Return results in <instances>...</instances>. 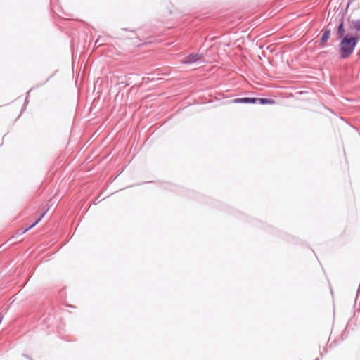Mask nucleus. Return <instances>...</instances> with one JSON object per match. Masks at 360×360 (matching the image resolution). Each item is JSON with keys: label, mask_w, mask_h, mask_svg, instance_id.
Segmentation results:
<instances>
[{"label": "nucleus", "mask_w": 360, "mask_h": 360, "mask_svg": "<svg viewBox=\"0 0 360 360\" xmlns=\"http://www.w3.org/2000/svg\"><path fill=\"white\" fill-rule=\"evenodd\" d=\"M360 39L359 37L345 35L339 44L340 53L342 58H347L354 51Z\"/></svg>", "instance_id": "1"}, {"label": "nucleus", "mask_w": 360, "mask_h": 360, "mask_svg": "<svg viewBox=\"0 0 360 360\" xmlns=\"http://www.w3.org/2000/svg\"><path fill=\"white\" fill-rule=\"evenodd\" d=\"M200 58L201 57L198 54H191L185 58L183 63L185 64H191L198 61Z\"/></svg>", "instance_id": "2"}, {"label": "nucleus", "mask_w": 360, "mask_h": 360, "mask_svg": "<svg viewBox=\"0 0 360 360\" xmlns=\"http://www.w3.org/2000/svg\"><path fill=\"white\" fill-rule=\"evenodd\" d=\"M234 102L235 103H256L257 99H255V98L244 97V98H236L234 100Z\"/></svg>", "instance_id": "3"}, {"label": "nucleus", "mask_w": 360, "mask_h": 360, "mask_svg": "<svg viewBox=\"0 0 360 360\" xmlns=\"http://www.w3.org/2000/svg\"><path fill=\"white\" fill-rule=\"evenodd\" d=\"M345 29H344V20L343 18H341L340 22L338 25V30H337V34L339 38H343L345 35Z\"/></svg>", "instance_id": "4"}, {"label": "nucleus", "mask_w": 360, "mask_h": 360, "mask_svg": "<svg viewBox=\"0 0 360 360\" xmlns=\"http://www.w3.org/2000/svg\"><path fill=\"white\" fill-rule=\"evenodd\" d=\"M330 30L328 29L325 30L322 34V37L321 38V44L322 45H325L326 43L327 42V41L328 40V39L330 38Z\"/></svg>", "instance_id": "5"}, {"label": "nucleus", "mask_w": 360, "mask_h": 360, "mask_svg": "<svg viewBox=\"0 0 360 360\" xmlns=\"http://www.w3.org/2000/svg\"><path fill=\"white\" fill-rule=\"evenodd\" d=\"M257 99V103L260 104H272L274 103V101L272 99L268 98H255Z\"/></svg>", "instance_id": "6"}, {"label": "nucleus", "mask_w": 360, "mask_h": 360, "mask_svg": "<svg viewBox=\"0 0 360 360\" xmlns=\"http://www.w3.org/2000/svg\"><path fill=\"white\" fill-rule=\"evenodd\" d=\"M46 212H44L41 214V215L40 216L39 218H38V219H37V221L33 223L32 225H30L29 227H27L24 231L23 233H25L27 231L30 230V229H32V227H34L36 224H37L41 220V219L44 217V216L45 215Z\"/></svg>", "instance_id": "7"}, {"label": "nucleus", "mask_w": 360, "mask_h": 360, "mask_svg": "<svg viewBox=\"0 0 360 360\" xmlns=\"http://www.w3.org/2000/svg\"><path fill=\"white\" fill-rule=\"evenodd\" d=\"M353 27L356 31H360V20L352 22Z\"/></svg>", "instance_id": "8"}, {"label": "nucleus", "mask_w": 360, "mask_h": 360, "mask_svg": "<svg viewBox=\"0 0 360 360\" xmlns=\"http://www.w3.org/2000/svg\"><path fill=\"white\" fill-rule=\"evenodd\" d=\"M102 45V43L99 41V39H98L96 41H95V46H99Z\"/></svg>", "instance_id": "9"}]
</instances>
